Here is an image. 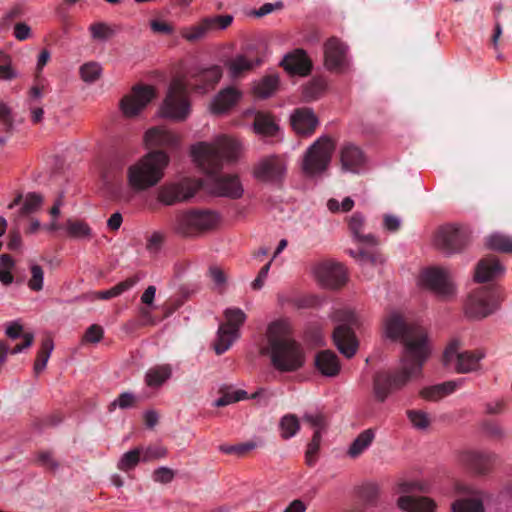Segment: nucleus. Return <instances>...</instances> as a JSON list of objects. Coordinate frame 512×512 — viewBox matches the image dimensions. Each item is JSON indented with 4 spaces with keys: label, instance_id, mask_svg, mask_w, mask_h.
Here are the masks:
<instances>
[{
    "label": "nucleus",
    "instance_id": "nucleus-4",
    "mask_svg": "<svg viewBox=\"0 0 512 512\" xmlns=\"http://www.w3.org/2000/svg\"><path fill=\"white\" fill-rule=\"evenodd\" d=\"M170 156L163 150H152L131 163L126 170L128 188L142 193L157 186L164 178Z\"/></svg>",
    "mask_w": 512,
    "mask_h": 512
},
{
    "label": "nucleus",
    "instance_id": "nucleus-12",
    "mask_svg": "<svg viewBox=\"0 0 512 512\" xmlns=\"http://www.w3.org/2000/svg\"><path fill=\"white\" fill-rule=\"evenodd\" d=\"M155 97V89L152 86H135L130 93L125 95L120 103L121 113L126 118L138 116L148 103Z\"/></svg>",
    "mask_w": 512,
    "mask_h": 512
},
{
    "label": "nucleus",
    "instance_id": "nucleus-54",
    "mask_svg": "<svg viewBox=\"0 0 512 512\" xmlns=\"http://www.w3.org/2000/svg\"><path fill=\"white\" fill-rule=\"evenodd\" d=\"M31 278L28 281V287L32 291H41L44 286V271L38 264L30 266Z\"/></svg>",
    "mask_w": 512,
    "mask_h": 512
},
{
    "label": "nucleus",
    "instance_id": "nucleus-33",
    "mask_svg": "<svg viewBox=\"0 0 512 512\" xmlns=\"http://www.w3.org/2000/svg\"><path fill=\"white\" fill-rule=\"evenodd\" d=\"M255 66L252 59L244 54H237L225 62V67L231 78L240 77Z\"/></svg>",
    "mask_w": 512,
    "mask_h": 512
},
{
    "label": "nucleus",
    "instance_id": "nucleus-61",
    "mask_svg": "<svg viewBox=\"0 0 512 512\" xmlns=\"http://www.w3.org/2000/svg\"><path fill=\"white\" fill-rule=\"evenodd\" d=\"M321 442V432L319 430H315L313 438L309 443L306 451V458L309 464L312 463L311 457L315 455L319 449Z\"/></svg>",
    "mask_w": 512,
    "mask_h": 512
},
{
    "label": "nucleus",
    "instance_id": "nucleus-28",
    "mask_svg": "<svg viewBox=\"0 0 512 512\" xmlns=\"http://www.w3.org/2000/svg\"><path fill=\"white\" fill-rule=\"evenodd\" d=\"M447 283V275L444 269L431 267L424 270L419 278V284L437 294L444 292Z\"/></svg>",
    "mask_w": 512,
    "mask_h": 512
},
{
    "label": "nucleus",
    "instance_id": "nucleus-56",
    "mask_svg": "<svg viewBox=\"0 0 512 512\" xmlns=\"http://www.w3.org/2000/svg\"><path fill=\"white\" fill-rule=\"evenodd\" d=\"M103 334V328L97 324H93L87 329L84 335V340L95 344L101 341Z\"/></svg>",
    "mask_w": 512,
    "mask_h": 512
},
{
    "label": "nucleus",
    "instance_id": "nucleus-47",
    "mask_svg": "<svg viewBox=\"0 0 512 512\" xmlns=\"http://www.w3.org/2000/svg\"><path fill=\"white\" fill-rule=\"evenodd\" d=\"M81 79L88 84L96 82L102 75V67L98 62H87L79 69Z\"/></svg>",
    "mask_w": 512,
    "mask_h": 512
},
{
    "label": "nucleus",
    "instance_id": "nucleus-6",
    "mask_svg": "<svg viewBox=\"0 0 512 512\" xmlns=\"http://www.w3.org/2000/svg\"><path fill=\"white\" fill-rule=\"evenodd\" d=\"M219 221V215L211 210H188L177 213L172 225L177 233L191 236L215 228Z\"/></svg>",
    "mask_w": 512,
    "mask_h": 512
},
{
    "label": "nucleus",
    "instance_id": "nucleus-29",
    "mask_svg": "<svg viewBox=\"0 0 512 512\" xmlns=\"http://www.w3.org/2000/svg\"><path fill=\"white\" fill-rule=\"evenodd\" d=\"M172 376V367L169 364L155 365L149 368L144 376L145 385L151 389H159Z\"/></svg>",
    "mask_w": 512,
    "mask_h": 512
},
{
    "label": "nucleus",
    "instance_id": "nucleus-39",
    "mask_svg": "<svg viewBox=\"0 0 512 512\" xmlns=\"http://www.w3.org/2000/svg\"><path fill=\"white\" fill-rule=\"evenodd\" d=\"M209 34L211 33L204 19L195 25L183 27L180 31L181 37L188 42L200 41L206 38Z\"/></svg>",
    "mask_w": 512,
    "mask_h": 512
},
{
    "label": "nucleus",
    "instance_id": "nucleus-21",
    "mask_svg": "<svg viewBox=\"0 0 512 512\" xmlns=\"http://www.w3.org/2000/svg\"><path fill=\"white\" fill-rule=\"evenodd\" d=\"M290 121L295 132L301 135L312 134L319 124L317 116L308 107L294 110L290 116Z\"/></svg>",
    "mask_w": 512,
    "mask_h": 512
},
{
    "label": "nucleus",
    "instance_id": "nucleus-1",
    "mask_svg": "<svg viewBox=\"0 0 512 512\" xmlns=\"http://www.w3.org/2000/svg\"><path fill=\"white\" fill-rule=\"evenodd\" d=\"M382 329L385 338L403 344V351L395 373H377L374 378V396L380 402H384L392 392L418 379L430 356V347L423 328L406 322L399 312L387 314L383 319Z\"/></svg>",
    "mask_w": 512,
    "mask_h": 512
},
{
    "label": "nucleus",
    "instance_id": "nucleus-5",
    "mask_svg": "<svg viewBox=\"0 0 512 512\" xmlns=\"http://www.w3.org/2000/svg\"><path fill=\"white\" fill-rule=\"evenodd\" d=\"M191 83L184 78H174L167 91V95L159 109V115L172 121L181 122L187 119L191 111L188 97V87Z\"/></svg>",
    "mask_w": 512,
    "mask_h": 512
},
{
    "label": "nucleus",
    "instance_id": "nucleus-46",
    "mask_svg": "<svg viewBox=\"0 0 512 512\" xmlns=\"http://www.w3.org/2000/svg\"><path fill=\"white\" fill-rule=\"evenodd\" d=\"M427 491V485L417 479H401L396 484V493L400 495H412L415 492Z\"/></svg>",
    "mask_w": 512,
    "mask_h": 512
},
{
    "label": "nucleus",
    "instance_id": "nucleus-26",
    "mask_svg": "<svg viewBox=\"0 0 512 512\" xmlns=\"http://www.w3.org/2000/svg\"><path fill=\"white\" fill-rule=\"evenodd\" d=\"M504 272L503 266L495 256L481 259L475 268V280L479 283L493 280Z\"/></svg>",
    "mask_w": 512,
    "mask_h": 512
},
{
    "label": "nucleus",
    "instance_id": "nucleus-14",
    "mask_svg": "<svg viewBox=\"0 0 512 512\" xmlns=\"http://www.w3.org/2000/svg\"><path fill=\"white\" fill-rule=\"evenodd\" d=\"M287 171L286 161L277 155H271L261 159L253 169V176L262 182L280 183Z\"/></svg>",
    "mask_w": 512,
    "mask_h": 512
},
{
    "label": "nucleus",
    "instance_id": "nucleus-59",
    "mask_svg": "<svg viewBox=\"0 0 512 512\" xmlns=\"http://www.w3.org/2000/svg\"><path fill=\"white\" fill-rule=\"evenodd\" d=\"M151 30L154 33L170 35L174 32V27L166 21L152 20L150 22Z\"/></svg>",
    "mask_w": 512,
    "mask_h": 512
},
{
    "label": "nucleus",
    "instance_id": "nucleus-32",
    "mask_svg": "<svg viewBox=\"0 0 512 512\" xmlns=\"http://www.w3.org/2000/svg\"><path fill=\"white\" fill-rule=\"evenodd\" d=\"M374 439V430L366 429L362 431L350 444L347 455L352 459L358 458L371 446Z\"/></svg>",
    "mask_w": 512,
    "mask_h": 512
},
{
    "label": "nucleus",
    "instance_id": "nucleus-57",
    "mask_svg": "<svg viewBox=\"0 0 512 512\" xmlns=\"http://www.w3.org/2000/svg\"><path fill=\"white\" fill-rule=\"evenodd\" d=\"M433 243L436 247L445 250L448 247V227L443 225L436 231Z\"/></svg>",
    "mask_w": 512,
    "mask_h": 512
},
{
    "label": "nucleus",
    "instance_id": "nucleus-31",
    "mask_svg": "<svg viewBox=\"0 0 512 512\" xmlns=\"http://www.w3.org/2000/svg\"><path fill=\"white\" fill-rule=\"evenodd\" d=\"M64 229L66 235L75 240L88 241L93 237L91 227L83 220L70 218L65 222Z\"/></svg>",
    "mask_w": 512,
    "mask_h": 512
},
{
    "label": "nucleus",
    "instance_id": "nucleus-52",
    "mask_svg": "<svg viewBox=\"0 0 512 512\" xmlns=\"http://www.w3.org/2000/svg\"><path fill=\"white\" fill-rule=\"evenodd\" d=\"M42 203L43 197L40 194L35 192L28 193L24 198L20 214L28 215L34 213L41 207Z\"/></svg>",
    "mask_w": 512,
    "mask_h": 512
},
{
    "label": "nucleus",
    "instance_id": "nucleus-2",
    "mask_svg": "<svg viewBox=\"0 0 512 512\" xmlns=\"http://www.w3.org/2000/svg\"><path fill=\"white\" fill-rule=\"evenodd\" d=\"M263 353L270 357L272 366L283 373L296 372L306 362L305 349L293 337L291 324L286 319H279L268 325Z\"/></svg>",
    "mask_w": 512,
    "mask_h": 512
},
{
    "label": "nucleus",
    "instance_id": "nucleus-19",
    "mask_svg": "<svg viewBox=\"0 0 512 512\" xmlns=\"http://www.w3.org/2000/svg\"><path fill=\"white\" fill-rule=\"evenodd\" d=\"M242 93L235 87H226L220 90L211 100L209 111L214 115H223L237 105Z\"/></svg>",
    "mask_w": 512,
    "mask_h": 512
},
{
    "label": "nucleus",
    "instance_id": "nucleus-25",
    "mask_svg": "<svg viewBox=\"0 0 512 512\" xmlns=\"http://www.w3.org/2000/svg\"><path fill=\"white\" fill-rule=\"evenodd\" d=\"M5 334L11 340L20 338L21 343L11 349V354H18L32 346L34 342V334L24 332L23 325L19 320L8 322L5 325Z\"/></svg>",
    "mask_w": 512,
    "mask_h": 512
},
{
    "label": "nucleus",
    "instance_id": "nucleus-20",
    "mask_svg": "<svg viewBox=\"0 0 512 512\" xmlns=\"http://www.w3.org/2000/svg\"><path fill=\"white\" fill-rule=\"evenodd\" d=\"M397 508L402 512H437L438 505L427 496L400 495L396 500Z\"/></svg>",
    "mask_w": 512,
    "mask_h": 512
},
{
    "label": "nucleus",
    "instance_id": "nucleus-42",
    "mask_svg": "<svg viewBox=\"0 0 512 512\" xmlns=\"http://www.w3.org/2000/svg\"><path fill=\"white\" fill-rule=\"evenodd\" d=\"M300 429V423L297 416L293 414L284 415L279 422L280 436L283 439L294 437Z\"/></svg>",
    "mask_w": 512,
    "mask_h": 512
},
{
    "label": "nucleus",
    "instance_id": "nucleus-41",
    "mask_svg": "<svg viewBox=\"0 0 512 512\" xmlns=\"http://www.w3.org/2000/svg\"><path fill=\"white\" fill-rule=\"evenodd\" d=\"M485 245L491 250L512 252V238L501 233H493L486 237Z\"/></svg>",
    "mask_w": 512,
    "mask_h": 512
},
{
    "label": "nucleus",
    "instance_id": "nucleus-37",
    "mask_svg": "<svg viewBox=\"0 0 512 512\" xmlns=\"http://www.w3.org/2000/svg\"><path fill=\"white\" fill-rule=\"evenodd\" d=\"M470 242V231L464 226L450 224V253L460 252Z\"/></svg>",
    "mask_w": 512,
    "mask_h": 512
},
{
    "label": "nucleus",
    "instance_id": "nucleus-48",
    "mask_svg": "<svg viewBox=\"0 0 512 512\" xmlns=\"http://www.w3.org/2000/svg\"><path fill=\"white\" fill-rule=\"evenodd\" d=\"M222 77V69L220 66H212L202 72L201 79L207 82L206 85H195V90L200 93H205L210 86L216 84Z\"/></svg>",
    "mask_w": 512,
    "mask_h": 512
},
{
    "label": "nucleus",
    "instance_id": "nucleus-22",
    "mask_svg": "<svg viewBox=\"0 0 512 512\" xmlns=\"http://www.w3.org/2000/svg\"><path fill=\"white\" fill-rule=\"evenodd\" d=\"M340 161L344 171L358 173L363 168L366 159L358 146L345 143L340 149Z\"/></svg>",
    "mask_w": 512,
    "mask_h": 512
},
{
    "label": "nucleus",
    "instance_id": "nucleus-38",
    "mask_svg": "<svg viewBox=\"0 0 512 512\" xmlns=\"http://www.w3.org/2000/svg\"><path fill=\"white\" fill-rule=\"evenodd\" d=\"M279 77L277 75H268L258 82H255L253 91L260 98L272 96L278 88Z\"/></svg>",
    "mask_w": 512,
    "mask_h": 512
},
{
    "label": "nucleus",
    "instance_id": "nucleus-8",
    "mask_svg": "<svg viewBox=\"0 0 512 512\" xmlns=\"http://www.w3.org/2000/svg\"><path fill=\"white\" fill-rule=\"evenodd\" d=\"M334 149V141L328 136H321L306 151L303 172L310 177L321 175L328 168Z\"/></svg>",
    "mask_w": 512,
    "mask_h": 512
},
{
    "label": "nucleus",
    "instance_id": "nucleus-49",
    "mask_svg": "<svg viewBox=\"0 0 512 512\" xmlns=\"http://www.w3.org/2000/svg\"><path fill=\"white\" fill-rule=\"evenodd\" d=\"M141 460V450L139 448L132 449L122 455L117 467L119 470L128 472L135 468Z\"/></svg>",
    "mask_w": 512,
    "mask_h": 512
},
{
    "label": "nucleus",
    "instance_id": "nucleus-40",
    "mask_svg": "<svg viewBox=\"0 0 512 512\" xmlns=\"http://www.w3.org/2000/svg\"><path fill=\"white\" fill-rule=\"evenodd\" d=\"M136 283H137L136 278H128V279L116 284L115 286H113L112 288H110L108 290L95 292L93 294L94 299L108 300V299L117 297V296L121 295L122 293L128 291L132 287H134Z\"/></svg>",
    "mask_w": 512,
    "mask_h": 512
},
{
    "label": "nucleus",
    "instance_id": "nucleus-15",
    "mask_svg": "<svg viewBox=\"0 0 512 512\" xmlns=\"http://www.w3.org/2000/svg\"><path fill=\"white\" fill-rule=\"evenodd\" d=\"M453 496L458 497L450 506L453 512H484L482 500L467 485L455 481L452 485Z\"/></svg>",
    "mask_w": 512,
    "mask_h": 512
},
{
    "label": "nucleus",
    "instance_id": "nucleus-9",
    "mask_svg": "<svg viewBox=\"0 0 512 512\" xmlns=\"http://www.w3.org/2000/svg\"><path fill=\"white\" fill-rule=\"evenodd\" d=\"M333 317L337 322L342 323L333 332L334 343L344 356L351 358L357 351L358 342L347 324H355L357 322V313L349 307H344L337 309Z\"/></svg>",
    "mask_w": 512,
    "mask_h": 512
},
{
    "label": "nucleus",
    "instance_id": "nucleus-11",
    "mask_svg": "<svg viewBox=\"0 0 512 512\" xmlns=\"http://www.w3.org/2000/svg\"><path fill=\"white\" fill-rule=\"evenodd\" d=\"M314 279L323 287L338 288L347 281L345 266L335 260L314 263L310 267Z\"/></svg>",
    "mask_w": 512,
    "mask_h": 512
},
{
    "label": "nucleus",
    "instance_id": "nucleus-34",
    "mask_svg": "<svg viewBox=\"0 0 512 512\" xmlns=\"http://www.w3.org/2000/svg\"><path fill=\"white\" fill-rule=\"evenodd\" d=\"M157 200L166 206H171L176 203L185 202L184 194L179 192V188L175 181L165 183L157 190Z\"/></svg>",
    "mask_w": 512,
    "mask_h": 512
},
{
    "label": "nucleus",
    "instance_id": "nucleus-64",
    "mask_svg": "<svg viewBox=\"0 0 512 512\" xmlns=\"http://www.w3.org/2000/svg\"><path fill=\"white\" fill-rule=\"evenodd\" d=\"M500 499L507 506H512V478L507 480L500 493Z\"/></svg>",
    "mask_w": 512,
    "mask_h": 512
},
{
    "label": "nucleus",
    "instance_id": "nucleus-23",
    "mask_svg": "<svg viewBox=\"0 0 512 512\" xmlns=\"http://www.w3.org/2000/svg\"><path fill=\"white\" fill-rule=\"evenodd\" d=\"M212 193L217 196L237 199L243 195L244 188L238 176L226 175L214 180Z\"/></svg>",
    "mask_w": 512,
    "mask_h": 512
},
{
    "label": "nucleus",
    "instance_id": "nucleus-16",
    "mask_svg": "<svg viewBox=\"0 0 512 512\" xmlns=\"http://www.w3.org/2000/svg\"><path fill=\"white\" fill-rule=\"evenodd\" d=\"M324 64L328 70L342 71L348 65L347 46L336 38L325 43Z\"/></svg>",
    "mask_w": 512,
    "mask_h": 512
},
{
    "label": "nucleus",
    "instance_id": "nucleus-55",
    "mask_svg": "<svg viewBox=\"0 0 512 512\" xmlns=\"http://www.w3.org/2000/svg\"><path fill=\"white\" fill-rule=\"evenodd\" d=\"M92 38L97 40H106L113 35V30L104 23H96L89 28Z\"/></svg>",
    "mask_w": 512,
    "mask_h": 512
},
{
    "label": "nucleus",
    "instance_id": "nucleus-62",
    "mask_svg": "<svg viewBox=\"0 0 512 512\" xmlns=\"http://www.w3.org/2000/svg\"><path fill=\"white\" fill-rule=\"evenodd\" d=\"M173 477V471L167 467H160L156 469L153 473L154 481L159 483H169L170 481H172Z\"/></svg>",
    "mask_w": 512,
    "mask_h": 512
},
{
    "label": "nucleus",
    "instance_id": "nucleus-36",
    "mask_svg": "<svg viewBox=\"0 0 512 512\" xmlns=\"http://www.w3.org/2000/svg\"><path fill=\"white\" fill-rule=\"evenodd\" d=\"M253 128L256 134L266 137L274 136L279 131V126L274 118L262 112L256 113Z\"/></svg>",
    "mask_w": 512,
    "mask_h": 512
},
{
    "label": "nucleus",
    "instance_id": "nucleus-13",
    "mask_svg": "<svg viewBox=\"0 0 512 512\" xmlns=\"http://www.w3.org/2000/svg\"><path fill=\"white\" fill-rule=\"evenodd\" d=\"M496 455L490 452L463 450L457 453V463L478 476H485L492 471Z\"/></svg>",
    "mask_w": 512,
    "mask_h": 512
},
{
    "label": "nucleus",
    "instance_id": "nucleus-27",
    "mask_svg": "<svg viewBox=\"0 0 512 512\" xmlns=\"http://www.w3.org/2000/svg\"><path fill=\"white\" fill-rule=\"evenodd\" d=\"M315 367L325 377H336L341 371V364L337 355L330 351H320L315 356Z\"/></svg>",
    "mask_w": 512,
    "mask_h": 512
},
{
    "label": "nucleus",
    "instance_id": "nucleus-53",
    "mask_svg": "<svg viewBox=\"0 0 512 512\" xmlns=\"http://www.w3.org/2000/svg\"><path fill=\"white\" fill-rule=\"evenodd\" d=\"M326 89V82L321 78L311 80L303 90V95L308 100L317 99Z\"/></svg>",
    "mask_w": 512,
    "mask_h": 512
},
{
    "label": "nucleus",
    "instance_id": "nucleus-35",
    "mask_svg": "<svg viewBox=\"0 0 512 512\" xmlns=\"http://www.w3.org/2000/svg\"><path fill=\"white\" fill-rule=\"evenodd\" d=\"M350 255L356 259L362 271L366 274H369L372 268H380L385 262V258L376 251H360L358 253L350 251Z\"/></svg>",
    "mask_w": 512,
    "mask_h": 512
},
{
    "label": "nucleus",
    "instance_id": "nucleus-60",
    "mask_svg": "<svg viewBox=\"0 0 512 512\" xmlns=\"http://www.w3.org/2000/svg\"><path fill=\"white\" fill-rule=\"evenodd\" d=\"M163 242V235L158 232H154L147 240L146 248L151 254L159 252Z\"/></svg>",
    "mask_w": 512,
    "mask_h": 512
},
{
    "label": "nucleus",
    "instance_id": "nucleus-17",
    "mask_svg": "<svg viewBox=\"0 0 512 512\" xmlns=\"http://www.w3.org/2000/svg\"><path fill=\"white\" fill-rule=\"evenodd\" d=\"M143 142L148 148H176L180 144V136L165 126H156L144 133Z\"/></svg>",
    "mask_w": 512,
    "mask_h": 512
},
{
    "label": "nucleus",
    "instance_id": "nucleus-45",
    "mask_svg": "<svg viewBox=\"0 0 512 512\" xmlns=\"http://www.w3.org/2000/svg\"><path fill=\"white\" fill-rule=\"evenodd\" d=\"M179 192L184 194V201L193 198L202 186V181L196 178L185 177L175 181Z\"/></svg>",
    "mask_w": 512,
    "mask_h": 512
},
{
    "label": "nucleus",
    "instance_id": "nucleus-50",
    "mask_svg": "<svg viewBox=\"0 0 512 512\" xmlns=\"http://www.w3.org/2000/svg\"><path fill=\"white\" fill-rule=\"evenodd\" d=\"M210 33L227 29L233 23L232 15H215L204 18Z\"/></svg>",
    "mask_w": 512,
    "mask_h": 512
},
{
    "label": "nucleus",
    "instance_id": "nucleus-7",
    "mask_svg": "<svg viewBox=\"0 0 512 512\" xmlns=\"http://www.w3.org/2000/svg\"><path fill=\"white\" fill-rule=\"evenodd\" d=\"M502 300L498 287H480L469 294L464 306L465 313L474 319L486 318L498 309Z\"/></svg>",
    "mask_w": 512,
    "mask_h": 512
},
{
    "label": "nucleus",
    "instance_id": "nucleus-44",
    "mask_svg": "<svg viewBox=\"0 0 512 512\" xmlns=\"http://www.w3.org/2000/svg\"><path fill=\"white\" fill-rule=\"evenodd\" d=\"M54 349V342L52 338L47 337L42 340L41 349L38 352L37 359L34 363V371L36 374L41 373L47 365V362L51 356V353Z\"/></svg>",
    "mask_w": 512,
    "mask_h": 512
},
{
    "label": "nucleus",
    "instance_id": "nucleus-43",
    "mask_svg": "<svg viewBox=\"0 0 512 512\" xmlns=\"http://www.w3.org/2000/svg\"><path fill=\"white\" fill-rule=\"evenodd\" d=\"M406 416L411 426L420 432H425L431 425V419L423 410L410 409L406 411Z\"/></svg>",
    "mask_w": 512,
    "mask_h": 512
},
{
    "label": "nucleus",
    "instance_id": "nucleus-51",
    "mask_svg": "<svg viewBox=\"0 0 512 512\" xmlns=\"http://www.w3.org/2000/svg\"><path fill=\"white\" fill-rule=\"evenodd\" d=\"M421 396L428 401L437 402L448 395V385L446 383L426 387L421 390Z\"/></svg>",
    "mask_w": 512,
    "mask_h": 512
},
{
    "label": "nucleus",
    "instance_id": "nucleus-30",
    "mask_svg": "<svg viewBox=\"0 0 512 512\" xmlns=\"http://www.w3.org/2000/svg\"><path fill=\"white\" fill-rule=\"evenodd\" d=\"M347 222L352 236L357 241L372 246L377 244V239L374 235L363 233L365 227V217L361 213L355 212L347 219Z\"/></svg>",
    "mask_w": 512,
    "mask_h": 512
},
{
    "label": "nucleus",
    "instance_id": "nucleus-18",
    "mask_svg": "<svg viewBox=\"0 0 512 512\" xmlns=\"http://www.w3.org/2000/svg\"><path fill=\"white\" fill-rule=\"evenodd\" d=\"M459 342L456 339H450V363L453 360V354H456L454 368L457 373H469L479 367L480 360L484 355L475 351H464L458 353Z\"/></svg>",
    "mask_w": 512,
    "mask_h": 512
},
{
    "label": "nucleus",
    "instance_id": "nucleus-58",
    "mask_svg": "<svg viewBox=\"0 0 512 512\" xmlns=\"http://www.w3.org/2000/svg\"><path fill=\"white\" fill-rule=\"evenodd\" d=\"M135 402V396L130 392H123L119 395L117 399H115L111 405L113 407H119L121 409H126L133 406Z\"/></svg>",
    "mask_w": 512,
    "mask_h": 512
},
{
    "label": "nucleus",
    "instance_id": "nucleus-24",
    "mask_svg": "<svg viewBox=\"0 0 512 512\" xmlns=\"http://www.w3.org/2000/svg\"><path fill=\"white\" fill-rule=\"evenodd\" d=\"M281 65L291 75L306 76L312 67L303 50L297 49L284 56Z\"/></svg>",
    "mask_w": 512,
    "mask_h": 512
},
{
    "label": "nucleus",
    "instance_id": "nucleus-3",
    "mask_svg": "<svg viewBox=\"0 0 512 512\" xmlns=\"http://www.w3.org/2000/svg\"><path fill=\"white\" fill-rule=\"evenodd\" d=\"M243 152L241 141L229 135H219L211 142H198L191 147L193 162L207 175L213 176L223 161H235Z\"/></svg>",
    "mask_w": 512,
    "mask_h": 512
},
{
    "label": "nucleus",
    "instance_id": "nucleus-10",
    "mask_svg": "<svg viewBox=\"0 0 512 512\" xmlns=\"http://www.w3.org/2000/svg\"><path fill=\"white\" fill-rule=\"evenodd\" d=\"M224 318L225 322L219 326L214 343V350L218 355L226 352L240 337V327L247 317L240 308L230 307L224 311Z\"/></svg>",
    "mask_w": 512,
    "mask_h": 512
},
{
    "label": "nucleus",
    "instance_id": "nucleus-63",
    "mask_svg": "<svg viewBox=\"0 0 512 512\" xmlns=\"http://www.w3.org/2000/svg\"><path fill=\"white\" fill-rule=\"evenodd\" d=\"M485 434L491 438L500 439L503 436L502 428L495 422L485 421L483 423Z\"/></svg>",
    "mask_w": 512,
    "mask_h": 512
}]
</instances>
